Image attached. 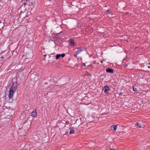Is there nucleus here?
<instances>
[{
	"instance_id": "12",
	"label": "nucleus",
	"mask_w": 150,
	"mask_h": 150,
	"mask_svg": "<svg viewBox=\"0 0 150 150\" xmlns=\"http://www.w3.org/2000/svg\"><path fill=\"white\" fill-rule=\"evenodd\" d=\"M136 125L138 126L139 127V128L141 127V124L140 123H136Z\"/></svg>"
},
{
	"instance_id": "17",
	"label": "nucleus",
	"mask_w": 150,
	"mask_h": 150,
	"mask_svg": "<svg viewBox=\"0 0 150 150\" xmlns=\"http://www.w3.org/2000/svg\"><path fill=\"white\" fill-rule=\"evenodd\" d=\"M44 57H45L44 58H43V59L45 60V57H46V55H44Z\"/></svg>"
},
{
	"instance_id": "4",
	"label": "nucleus",
	"mask_w": 150,
	"mask_h": 150,
	"mask_svg": "<svg viewBox=\"0 0 150 150\" xmlns=\"http://www.w3.org/2000/svg\"><path fill=\"white\" fill-rule=\"evenodd\" d=\"M65 56V54H58L56 56V59H59L61 57H64Z\"/></svg>"
},
{
	"instance_id": "11",
	"label": "nucleus",
	"mask_w": 150,
	"mask_h": 150,
	"mask_svg": "<svg viewBox=\"0 0 150 150\" xmlns=\"http://www.w3.org/2000/svg\"><path fill=\"white\" fill-rule=\"evenodd\" d=\"M74 130L73 129H70V130L69 132V133L70 134H72L74 133Z\"/></svg>"
},
{
	"instance_id": "20",
	"label": "nucleus",
	"mask_w": 150,
	"mask_h": 150,
	"mask_svg": "<svg viewBox=\"0 0 150 150\" xmlns=\"http://www.w3.org/2000/svg\"><path fill=\"white\" fill-rule=\"evenodd\" d=\"M109 11V9H108V10L107 11V12H108Z\"/></svg>"
},
{
	"instance_id": "8",
	"label": "nucleus",
	"mask_w": 150,
	"mask_h": 150,
	"mask_svg": "<svg viewBox=\"0 0 150 150\" xmlns=\"http://www.w3.org/2000/svg\"><path fill=\"white\" fill-rule=\"evenodd\" d=\"M65 82L64 83V84H66L69 81V78L68 77H66L65 78Z\"/></svg>"
},
{
	"instance_id": "2",
	"label": "nucleus",
	"mask_w": 150,
	"mask_h": 150,
	"mask_svg": "<svg viewBox=\"0 0 150 150\" xmlns=\"http://www.w3.org/2000/svg\"><path fill=\"white\" fill-rule=\"evenodd\" d=\"M103 90L104 91L105 93H108V92L110 91V89L109 87L107 86H105L103 88Z\"/></svg>"
},
{
	"instance_id": "22",
	"label": "nucleus",
	"mask_w": 150,
	"mask_h": 150,
	"mask_svg": "<svg viewBox=\"0 0 150 150\" xmlns=\"http://www.w3.org/2000/svg\"><path fill=\"white\" fill-rule=\"evenodd\" d=\"M1 23V21H0V24Z\"/></svg>"
},
{
	"instance_id": "10",
	"label": "nucleus",
	"mask_w": 150,
	"mask_h": 150,
	"mask_svg": "<svg viewBox=\"0 0 150 150\" xmlns=\"http://www.w3.org/2000/svg\"><path fill=\"white\" fill-rule=\"evenodd\" d=\"M111 127H114V131H115L117 129V125H113L112 126H111Z\"/></svg>"
},
{
	"instance_id": "3",
	"label": "nucleus",
	"mask_w": 150,
	"mask_h": 150,
	"mask_svg": "<svg viewBox=\"0 0 150 150\" xmlns=\"http://www.w3.org/2000/svg\"><path fill=\"white\" fill-rule=\"evenodd\" d=\"M37 115V113L36 109L32 112L31 113V116L33 117H35Z\"/></svg>"
},
{
	"instance_id": "14",
	"label": "nucleus",
	"mask_w": 150,
	"mask_h": 150,
	"mask_svg": "<svg viewBox=\"0 0 150 150\" xmlns=\"http://www.w3.org/2000/svg\"><path fill=\"white\" fill-rule=\"evenodd\" d=\"M78 54H77V53H76V54H74V56L75 57H77V55Z\"/></svg>"
},
{
	"instance_id": "24",
	"label": "nucleus",
	"mask_w": 150,
	"mask_h": 150,
	"mask_svg": "<svg viewBox=\"0 0 150 150\" xmlns=\"http://www.w3.org/2000/svg\"><path fill=\"white\" fill-rule=\"evenodd\" d=\"M148 64H150V63H149Z\"/></svg>"
},
{
	"instance_id": "19",
	"label": "nucleus",
	"mask_w": 150,
	"mask_h": 150,
	"mask_svg": "<svg viewBox=\"0 0 150 150\" xmlns=\"http://www.w3.org/2000/svg\"><path fill=\"white\" fill-rule=\"evenodd\" d=\"M23 4H24V5H26V3H25V2H23Z\"/></svg>"
},
{
	"instance_id": "15",
	"label": "nucleus",
	"mask_w": 150,
	"mask_h": 150,
	"mask_svg": "<svg viewBox=\"0 0 150 150\" xmlns=\"http://www.w3.org/2000/svg\"><path fill=\"white\" fill-rule=\"evenodd\" d=\"M122 93L121 92H120V93H118V94L119 95H122Z\"/></svg>"
},
{
	"instance_id": "23",
	"label": "nucleus",
	"mask_w": 150,
	"mask_h": 150,
	"mask_svg": "<svg viewBox=\"0 0 150 150\" xmlns=\"http://www.w3.org/2000/svg\"><path fill=\"white\" fill-rule=\"evenodd\" d=\"M67 132H67V131H66V133H67Z\"/></svg>"
},
{
	"instance_id": "9",
	"label": "nucleus",
	"mask_w": 150,
	"mask_h": 150,
	"mask_svg": "<svg viewBox=\"0 0 150 150\" xmlns=\"http://www.w3.org/2000/svg\"><path fill=\"white\" fill-rule=\"evenodd\" d=\"M83 50H81V49H78L76 53L77 54H78L80 53L81 51H83Z\"/></svg>"
},
{
	"instance_id": "6",
	"label": "nucleus",
	"mask_w": 150,
	"mask_h": 150,
	"mask_svg": "<svg viewBox=\"0 0 150 150\" xmlns=\"http://www.w3.org/2000/svg\"><path fill=\"white\" fill-rule=\"evenodd\" d=\"M70 44L71 46H73L74 45L75 42L72 39H70L69 40Z\"/></svg>"
},
{
	"instance_id": "7",
	"label": "nucleus",
	"mask_w": 150,
	"mask_h": 150,
	"mask_svg": "<svg viewBox=\"0 0 150 150\" xmlns=\"http://www.w3.org/2000/svg\"><path fill=\"white\" fill-rule=\"evenodd\" d=\"M137 88V86H134L133 88V91L135 92H137L138 90Z\"/></svg>"
},
{
	"instance_id": "16",
	"label": "nucleus",
	"mask_w": 150,
	"mask_h": 150,
	"mask_svg": "<svg viewBox=\"0 0 150 150\" xmlns=\"http://www.w3.org/2000/svg\"><path fill=\"white\" fill-rule=\"evenodd\" d=\"M1 58L2 59H4V56H2L1 57Z\"/></svg>"
},
{
	"instance_id": "13",
	"label": "nucleus",
	"mask_w": 150,
	"mask_h": 150,
	"mask_svg": "<svg viewBox=\"0 0 150 150\" xmlns=\"http://www.w3.org/2000/svg\"><path fill=\"white\" fill-rule=\"evenodd\" d=\"M82 65L84 67H85L86 66V65L84 63H83L82 64Z\"/></svg>"
},
{
	"instance_id": "25",
	"label": "nucleus",
	"mask_w": 150,
	"mask_h": 150,
	"mask_svg": "<svg viewBox=\"0 0 150 150\" xmlns=\"http://www.w3.org/2000/svg\"><path fill=\"white\" fill-rule=\"evenodd\" d=\"M49 1H51V0H49Z\"/></svg>"
},
{
	"instance_id": "5",
	"label": "nucleus",
	"mask_w": 150,
	"mask_h": 150,
	"mask_svg": "<svg viewBox=\"0 0 150 150\" xmlns=\"http://www.w3.org/2000/svg\"><path fill=\"white\" fill-rule=\"evenodd\" d=\"M106 71L107 72L112 73H113L114 70L111 68H108L106 69Z\"/></svg>"
},
{
	"instance_id": "1",
	"label": "nucleus",
	"mask_w": 150,
	"mask_h": 150,
	"mask_svg": "<svg viewBox=\"0 0 150 150\" xmlns=\"http://www.w3.org/2000/svg\"><path fill=\"white\" fill-rule=\"evenodd\" d=\"M17 88V83L13 82L12 86L10 88L8 95L9 98H12L13 96V94Z\"/></svg>"
},
{
	"instance_id": "21",
	"label": "nucleus",
	"mask_w": 150,
	"mask_h": 150,
	"mask_svg": "<svg viewBox=\"0 0 150 150\" xmlns=\"http://www.w3.org/2000/svg\"><path fill=\"white\" fill-rule=\"evenodd\" d=\"M148 67L149 68H150V66H148Z\"/></svg>"
},
{
	"instance_id": "18",
	"label": "nucleus",
	"mask_w": 150,
	"mask_h": 150,
	"mask_svg": "<svg viewBox=\"0 0 150 150\" xmlns=\"http://www.w3.org/2000/svg\"><path fill=\"white\" fill-rule=\"evenodd\" d=\"M110 150H115V149H111Z\"/></svg>"
}]
</instances>
